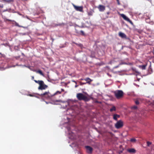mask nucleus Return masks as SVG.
Instances as JSON below:
<instances>
[{
  "instance_id": "f257e3e1",
  "label": "nucleus",
  "mask_w": 154,
  "mask_h": 154,
  "mask_svg": "<svg viewBox=\"0 0 154 154\" xmlns=\"http://www.w3.org/2000/svg\"><path fill=\"white\" fill-rule=\"evenodd\" d=\"M64 90L63 89H61V91H57L53 94H51L49 91H45L43 93L39 95L47 99H52L55 102H63L61 100L56 99V97L61 94L62 92L64 91Z\"/></svg>"
},
{
  "instance_id": "f03ea898",
  "label": "nucleus",
  "mask_w": 154,
  "mask_h": 154,
  "mask_svg": "<svg viewBox=\"0 0 154 154\" xmlns=\"http://www.w3.org/2000/svg\"><path fill=\"white\" fill-rule=\"evenodd\" d=\"M76 97L79 100H83L85 101H87L89 100L88 98L86 96L81 93L77 94Z\"/></svg>"
},
{
  "instance_id": "7ed1b4c3",
  "label": "nucleus",
  "mask_w": 154,
  "mask_h": 154,
  "mask_svg": "<svg viewBox=\"0 0 154 154\" xmlns=\"http://www.w3.org/2000/svg\"><path fill=\"white\" fill-rule=\"evenodd\" d=\"M115 96L117 99H119L122 98L124 95L123 92L121 90H118L114 92Z\"/></svg>"
},
{
  "instance_id": "20e7f679",
  "label": "nucleus",
  "mask_w": 154,
  "mask_h": 154,
  "mask_svg": "<svg viewBox=\"0 0 154 154\" xmlns=\"http://www.w3.org/2000/svg\"><path fill=\"white\" fill-rule=\"evenodd\" d=\"M115 126L116 128L117 129L120 128L123 126V122L122 120H119L115 124Z\"/></svg>"
},
{
  "instance_id": "39448f33",
  "label": "nucleus",
  "mask_w": 154,
  "mask_h": 154,
  "mask_svg": "<svg viewBox=\"0 0 154 154\" xmlns=\"http://www.w3.org/2000/svg\"><path fill=\"white\" fill-rule=\"evenodd\" d=\"M121 16L125 20L129 22L132 25H134L132 21L125 14H121Z\"/></svg>"
},
{
  "instance_id": "423d86ee",
  "label": "nucleus",
  "mask_w": 154,
  "mask_h": 154,
  "mask_svg": "<svg viewBox=\"0 0 154 154\" xmlns=\"http://www.w3.org/2000/svg\"><path fill=\"white\" fill-rule=\"evenodd\" d=\"M48 88V86L44 84V82L42 83L38 87V89L39 90H42Z\"/></svg>"
},
{
  "instance_id": "0eeeda50",
  "label": "nucleus",
  "mask_w": 154,
  "mask_h": 154,
  "mask_svg": "<svg viewBox=\"0 0 154 154\" xmlns=\"http://www.w3.org/2000/svg\"><path fill=\"white\" fill-rule=\"evenodd\" d=\"M72 5L75 9L77 11H79L80 12L83 11V8L82 6H77L73 4H72Z\"/></svg>"
},
{
  "instance_id": "6e6552de",
  "label": "nucleus",
  "mask_w": 154,
  "mask_h": 154,
  "mask_svg": "<svg viewBox=\"0 0 154 154\" xmlns=\"http://www.w3.org/2000/svg\"><path fill=\"white\" fill-rule=\"evenodd\" d=\"M97 8L99 11L100 12L103 11L105 9V7L104 5H99Z\"/></svg>"
},
{
  "instance_id": "1a4fd4ad",
  "label": "nucleus",
  "mask_w": 154,
  "mask_h": 154,
  "mask_svg": "<svg viewBox=\"0 0 154 154\" xmlns=\"http://www.w3.org/2000/svg\"><path fill=\"white\" fill-rule=\"evenodd\" d=\"M85 148L86 149V152L88 153L91 154L92 153L93 149L92 147L89 146H85Z\"/></svg>"
},
{
  "instance_id": "9d476101",
  "label": "nucleus",
  "mask_w": 154,
  "mask_h": 154,
  "mask_svg": "<svg viewBox=\"0 0 154 154\" xmlns=\"http://www.w3.org/2000/svg\"><path fill=\"white\" fill-rule=\"evenodd\" d=\"M119 36H120L122 38H125V39H127V36L124 33H123L122 32H120L119 33Z\"/></svg>"
},
{
  "instance_id": "9b49d317",
  "label": "nucleus",
  "mask_w": 154,
  "mask_h": 154,
  "mask_svg": "<svg viewBox=\"0 0 154 154\" xmlns=\"http://www.w3.org/2000/svg\"><path fill=\"white\" fill-rule=\"evenodd\" d=\"M85 80L86 81V83H88L89 84H91V82L92 81V80L90 78L88 77L85 79Z\"/></svg>"
},
{
  "instance_id": "f8f14e48",
  "label": "nucleus",
  "mask_w": 154,
  "mask_h": 154,
  "mask_svg": "<svg viewBox=\"0 0 154 154\" xmlns=\"http://www.w3.org/2000/svg\"><path fill=\"white\" fill-rule=\"evenodd\" d=\"M120 117V116L117 114H115L113 115V119L116 121L117 120L118 118H119Z\"/></svg>"
},
{
  "instance_id": "ddd939ff",
  "label": "nucleus",
  "mask_w": 154,
  "mask_h": 154,
  "mask_svg": "<svg viewBox=\"0 0 154 154\" xmlns=\"http://www.w3.org/2000/svg\"><path fill=\"white\" fill-rule=\"evenodd\" d=\"M142 101V100L140 98H137L135 101V103L137 105H138L139 104V101Z\"/></svg>"
},
{
  "instance_id": "4468645a",
  "label": "nucleus",
  "mask_w": 154,
  "mask_h": 154,
  "mask_svg": "<svg viewBox=\"0 0 154 154\" xmlns=\"http://www.w3.org/2000/svg\"><path fill=\"white\" fill-rule=\"evenodd\" d=\"M147 66V64H146L145 65H140L139 66V67L141 68L143 70L145 69H146V67Z\"/></svg>"
},
{
  "instance_id": "2eb2a0df",
  "label": "nucleus",
  "mask_w": 154,
  "mask_h": 154,
  "mask_svg": "<svg viewBox=\"0 0 154 154\" xmlns=\"http://www.w3.org/2000/svg\"><path fill=\"white\" fill-rule=\"evenodd\" d=\"M34 71L35 72L37 73H38L39 74H40L41 75H42L43 76H44V74L42 72V71L41 70H35Z\"/></svg>"
},
{
  "instance_id": "dca6fc26",
  "label": "nucleus",
  "mask_w": 154,
  "mask_h": 154,
  "mask_svg": "<svg viewBox=\"0 0 154 154\" xmlns=\"http://www.w3.org/2000/svg\"><path fill=\"white\" fill-rule=\"evenodd\" d=\"M128 151L130 153H135L136 150L134 149H130L128 150Z\"/></svg>"
},
{
  "instance_id": "f3484780",
  "label": "nucleus",
  "mask_w": 154,
  "mask_h": 154,
  "mask_svg": "<svg viewBox=\"0 0 154 154\" xmlns=\"http://www.w3.org/2000/svg\"><path fill=\"white\" fill-rule=\"evenodd\" d=\"M94 12L93 10H91L88 12V14L89 16H91L93 15V13Z\"/></svg>"
},
{
  "instance_id": "a211bd4d",
  "label": "nucleus",
  "mask_w": 154,
  "mask_h": 154,
  "mask_svg": "<svg viewBox=\"0 0 154 154\" xmlns=\"http://www.w3.org/2000/svg\"><path fill=\"white\" fill-rule=\"evenodd\" d=\"M34 81L35 83L39 84V85H41L42 83L43 82V81L42 80L37 81L36 80H34Z\"/></svg>"
},
{
  "instance_id": "6ab92c4d",
  "label": "nucleus",
  "mask_w": 154,
  "mask_h": 154,
  "mask_svg": "<svg viewBox=\"0 0 154 154\" xmlns=\"http://www.w3.org/2000/svg\"><path fill=\"white\" fill-rule=\"evenodd\" d=\"M116 107L115 106H113L110 109V111L111 112H112L113 111H116Z\"/></svg>"
},
{
  "instance_id": "aec40b11",
  "label": "nucleus",
  "mask_w": 154,
  "mask_h": 154,
  "mask_svg": "<svg viewBox=\"0 0 154 154\" xmlns=\"http://www.w3.org/2000/svg\"><path fill=\"white\" fill-rule=\"evenodd\" d=\"M80 33L81 35H85V33L84 32V31H83L82 30H81L80 31Z\"/></svg>"
},
{
  "instance_id": "412c9836",
  "label": "nucleus",
  "mask_w": 154,
  "mask_h": 154,
  "mask_svg": "<svg viewBox=\"0 0 154 154\" xmlns=\"http://www.w3.org/2000/svg\"><path fill=\"white\" fill-rule=\"evenodd\" d=\"M147 146H149L152 144V143L149 141H147Z\"/></svg>"
},
{
  "instance_id": "4be33fe9",
  "label": "nucleus",
  "mask_w": 154,
  "mask_h": 154,
  "mask_svg": "<svg viewBox=\"0 0 154 154\" xmlns=\"http://www.w3.org/2000/svg\"><path fill=\"white\" fill-rule=\"evenodd\" d=\"M137 106H134L131 107V109H137Z\"/></svg>"
},
{
  "instance_id": "5701e85b",
  "label": "nucleus",
  "mask_w": 154,
  "mask_h": 154,
  "mask_svg": "<svg viewBox=\"0 0 154 154\" xmlns=\"http://www.w3.org/2000/svg\"><path fill=\"white\" fill-rule=\"evenodd\" d=\"M130 141L131 142H136V140L134 138H132L131 139Z\"/></svg>"
},
{
  "instance_id": "b1692460",
  "label": "nucleus",
  "mask_w": 154,
  "mask_h": 154,
  "mask_svg": "<svg viewBox=\"0 0 154 154\" xmlns=\"http://www.w3.org/2000/svg\"><path fill=\"white\" fill-rule=\"evenodd\" d=\"M86 84V83H83L81 82H80V85H84L85 84Z\"/></svg>"
},
{
  "instance_id": "393cba45",
  "label": "nucleus",
  "mask_w": 154,
  "mask_h": 154,
  "mask_svg": "<svg viewBox=\"0 0 154 154\" xmlns=\"http://www.w3.org/2000/svg\"><path fill=\"white\" fill-rule=\"evenodd\" d=\"M132 69L134 71H135L136 72H137L136 71V69L132 68Z\"/></svg>"
},
{
  "instance_id": "a878e982",
  "label": "nucleus",
  "mask_w": 154,
  "mask_h": 154,
  "mask_svg": "<svg viewBox=\"0 0 154 154\" xmlns=\"http://www.w3.org/2000/svg\"><path fill=\"white\" fill-rule=\"evenodd\" d=\"M75 32L77 33H78H78H79V32L76 29H75Z\"/></svg>"
},
{
  "instance_id": "bb28decb",
  "label": "nucleus",
  "mask_w": 154,
  "mask_h": 154,
  "mask_svg": "<svg viewBox=\"0 0 154 154\" xmlns=\"http://www.w3.org/2000/svg\"><path fill=\"white\" fill-rule=\"evenodd\" d=\"M116 1H117V3L118 5H120V3H119V0H116Z\"/></svg>"
},
{
  "instance_id": "cd10ccee",
  "label": "nucleus",
  "mask_w": 154,
  "mask_h": 154,
  "mask_svg": "<svg viewBox=\"0 0 154 154\" xmlns=\"http://www.w3.org/2000/svg\"><path fill=\"white\" fill-rule=\"evenodd\" d=\"M110 12L109 11H108L106 12V14H107V15H109V14H110Z\"/></svg>"
},
{
  "instance_id": "c85d7f7f",
  "label": "nucleus",
  "mask_w": 154,
  "mask_h": 154,
  "mask_svg": "<svg viewBox=\"0 0 154 154\" xmlns=\"http://www.w3.org/2000/svg\"><path fill=\"white\" fill-rule=\"evenodd\" d=\"M6 20L8 21H12V20H11L7 19Z\"/></svg>"
},
{
  "instance_id": "c756f323",
  "label": "nucleus",
  "mask_w": 154,
  "mask_h": 154,
  "mask_svg": "<svg viewBox=\"0 0 154 154\" xmlns=\"http://www.w3.org/2000/svg\"><path fill=\"white\" fill-rule=\"evenodd\" d=\"M72 82H74L76 84V81H74V80H72Z\"/></svg>"
},
{
  "instance_id": "7c9ffc66",
  "label": "nucleus",
  "mask_w": 154,
  "mask_h": 154,
  "mask_svg": "<svg viewBox=\"0 0 154 154\" xmlns=\"http://www.w3.org/2000/svg\"><path fill=\"white\" fill-rule=\"evenodd\" d=\"M78 86H79L78 85H76L75 86V87L77 88Z\"/></svg>"
},
{
  "instance_id": "2f4dec72",
  "label": "nucleus",
  "mask_w": 154,
  "mask_h": 154,
  "mask_svg": "<svg viewBox=\"0 0 154 154\" xmlns=\"http://www.w3.org/2000/svg\"><path fill=\"white\" fill-rule=\"evenodd\" d=\"M67 129L69 131L70 130V128L69 127L67 128Z\"/></svg>"
},
{
  "instance_id": "473e14b6",
  "label": "nucleus",
  "mask_w": 154,
  "mask_h": 154,
  "mask_svg": "<svg viewBox=\"0 0 154 154\" xmlns=\"http://www.w3.org/2000/svg\"><path fill=\"white\" fill-rule=\"evenodd\" d=\"M32 79H34V77L33 76H32Z\"/></svg>"
},
{
  "instance_id": "72a5a7b5",
  "label": "nucleus",
  "mask_w": 154,
  "mask_h": 154,
  "mask_svg": "<svg viewBox=\"0 0 154 154\" xmlns=\"http://www.w3.org/2000/svg\"><path fill=\"white\" fill-rule=\"evenodd\" d=\"M16 25H17V26H19V25H18V24L17 23V24H16Z\"/></svg>"
},
{
  "instance_id": "f704fd0d",
  "label": "nucleus",
  "mask_w": 154,
  "mask_h": 154,
  "mask_svg": "<svg viewBox=\"0 0 154 154\" xmlns=\"http://www.w3.org/2000/svg\"><path fill=\"white\" fill-rule=\"evenodd\" d=\"M29 96H32V95L31 94H29Z\"/></svg>"
},
{
  "instance_id": "c9c22d12",
  "label": "nucleus",
  "mask_w": 154,
  "mask_h": 154,
  "mask_svg": "<svg viewBox=\"0 0 154 154\" xmlns=\"http://www.w3.org/2000/svg\"><path fill=\"white\" fill-rule=\"evenodd\" d=\"M106 17L107 18H108V17H108V16H107Z\"/></svg>"
},
{
  "instance_id": "e433bc0d",
  "label": "nucleus",
  "mask_w": 154,
  "mask_h": 154,
  "mask_svg": "<svg viewBox=\"0 0 154 154\" xmlns=\"http://www.w3.org/2000/svg\"><path fill=\"white\" fill-rule=\"evenodd\" d=\"M0 54L1 55H2V54L1 52H0Z\"/></svg>"
}]
</instances>
